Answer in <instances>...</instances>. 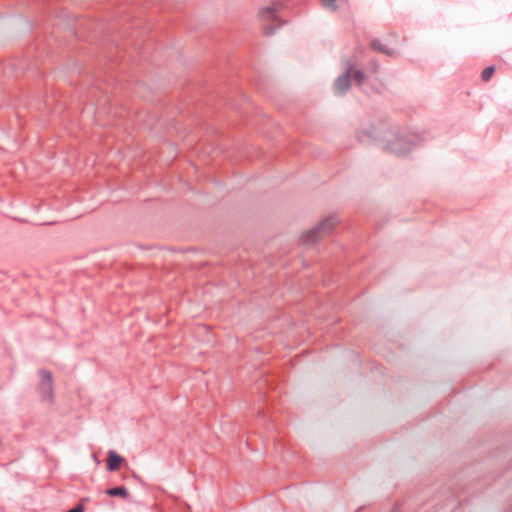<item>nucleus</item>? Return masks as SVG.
I'll return each mask as SVG.
<instances>
[{
  "mask_svg": "<svg viewBox=\"0 0 512 512\" xmlns=\"http://www.w3.org/2000/svg\"><path fill=\"white\" fill-rule=\"evenodd\" d=\"M347 0H320L321 5L330 11H335L337 9V2H346Z\"/></svg>",
  "mask_w": 512,
  "mask_h": 512,
  "instance_id": "obj_9",
  "label": "nucleus"
},
{
  "mask_svg": "<svg viewBox=\"0 0 512 512\" xmlns=\"http://www.w3.org/2000/svg\"><path fill=\"white\" fill-rule=\"evenodd\" d=\"M391 512H400V505L399 504H395L393 506Z\"/></svg>",
  "mask_w": 512,
  "mask_h": 512,
  "instance_id": "obj_14",
  "label": "nucleus"
},
{
  "mask_svg": "<svg viewBox=\"0 0 512 512\" xmlns=\"http://www.w3.org/2000/svg\"><path fill=\"white\" fill-rule=\"evenodd\" d=\"M357 137L361 142H379L384 150L397 156L406 155L419 142L418 136H404L397 127L379 128L372 124L360 129Z\"/></svg>",
  "mask_w": 512,
  "mask_h": 512,
  "instance_id": "obj_1",
  "label": "nucleus"
},
{
  "mask_svg": "<svg viewBox=\"0 0 512 512\" xmlns=\"http://www.w3.org/2000/svg\"><path fill=\"white\" fill-rule=\"evenodd\" d=\"M495 72V68L493 66H488L486 67L482 73H481V79L486 82V81H489L490 78L492 77V75L494 74Z\"/></svg>",
  "mask_w": 512,
  "mask_h": 512,
  "instance_id": "obj_11",
  "label": "nucleus"
},
{
  "mask_svg": "<svg viewBox=\"0 0 512 512\" xmlns=\"http://www.w3.org/2000/svg\"><path fill=\"white\" fill-rule=\"evenodd\" d=\"M125 461L124 457L119 455L114 450H109L107 455L106 466L108 471H117L121 465Z\"/></svg>",
  "mask_w": 512,
  "mask_h": 512,
  "instance_id": "obj_6",
  "label": "nucleus"
},
{
  "mask_svg": "<svg viewBox=\"0 0 512 512\" xmlns=\"http://www.w3.org/2000/svg\"><path fill=\"white\" fill-rule=\"evenodd\" d=\"M371 48L377 52L383 53L390 57H395L397 55V52L383 44L379 39H374L371 41Z\"/></svg>",
  "mask_w": 512,
  "mask_h": 512,
  "instance_id": "obj_7",
  "label": "nucleus"
},
{
  "mask_svg": "<svg viewBox=\"0 0 512 512\" xmlns=\"http://www.w3.org/2000/svg\"><path fill=\"white\" fill-rule=\"evenodd\" d=\"M352 78H354L357 85H362L365 79V74L362 70L352 68Z\"/></svg>",
  "mask_w": 512,
  "mask_h": 512,
  "instance_id": "obj_10",
  "label": "nucleus"
},
{
  "mask_svg": "<svg viewBox=\"0 0 512 512\" xmlns=\"http://www.w3.org/2000/svg\"><path fill=\"white\" fill-rule=\"evenodd\" d=\"M104 492L110 497H121L123 499H127L129 496L127 488L123 485L106 489Z\"/></svg>",
  "mask_w": 512,
  "mask_h": 512,
  "instance_id": "obj_8",
  "label": "nucleus"
},
{
  "mask_svg": "<svg viewBox=\"0 0 512 512\" xmlns=\"http://www.w3.org/2000/svg\"><path fill=\"white\" fill-rule=\"evenodd\" d=\"M40 375V381L38 383V392L41 395L43 401L53 400V380L52 374L46 369H40L38 371Z\"/></svg>",
  "mask_w": 512,
  "mask_h": 512,
  "instance_id": "obj_4",
  "label": "nucleus"
},
{
  "mask_svg": "<svg viewBox=\"0 0 512 512\" xmlns=\"http://www.w3.org/2000/svg\"><path fill=\"white\" fill-rule=\"evenodd\" d=\"M335 216H328L323 219L318 225L301 236V242L304 245H313L322 237L330 234L337 224Z\"/></svg>",
  "mask_w": 512,
  "mask_h": 512,
  "instance_id": "obj_2",
  "label": "nucleus"
},
{
  "mask_svg": "<svg viewBox=\"0 0 512 512\" xmlns=\"http://www.w3.org/2000/svg\"><path fill=\"white\" fill-rule=\"evenodd\" d=\"M352 79V64L347 63L344 72L339 75L334 83L336 95H344L349 90Z\"/></svg>",
  "mask_w": 512,
  "mask_h": 512,
  "instance_id": "obj_5",
  "label": "nucleus"
},
{
  "mask_svg": "<svg viewBox=\"0 0 512 512\" xmlns=\"http://www.w3.org/2000/svg\"><path fill=\"white\" fill-rule=\"evenodd\" d=\"M369 66L373 72H376L380 68V63L378 60L373 59L369 62Z\"/></svg>",
  "mask_w": 512,
  "mask_h": 512,
  "instance_id": "obj_12",
  "label": "nucleus"
},
{
  "mask_svg": "<svg viewBox=\"0 0 512 512\" xmlns=\"http://www.w3.org/2000/svg\"><path fill=\"white\" fill-rule=\"evenodd\" d=\"M282 8V4L275 2L271 5H268L260 9L259 15L264 21L277 23V26H275L274 24L264 25L263 30L266 35H273L276 29L283 25V22L280 18V12Z\"/></svg>",
  "mask_w": 512,
  "mask_h": 512,
  "instance_id": "obj_3",
  "label": "nucleus"
},
{
  "mask_svg": "<svg viewBox=\"0 0 512 512\" xmlns=\"http://www.w3.org/2000/svg\"><path fill=\"white\" fill-rule=\"evenodd\" d=\"M67 512H84V507L79 504L73 507L72 509H69Z\"/></svg>",
  "mask_w": 512,
  "mask_h": 512,
  "instance_id": "obj_13",
  "label": "nucleus"
}]
</instances>
